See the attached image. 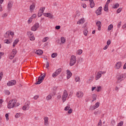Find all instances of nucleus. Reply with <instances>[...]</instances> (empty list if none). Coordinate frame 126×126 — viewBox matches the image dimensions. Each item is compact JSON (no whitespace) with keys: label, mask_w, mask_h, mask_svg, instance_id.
<instances>
[{"label":"nucleus","mask_w":126,"mask_h":126,"mask_svg":"<svg viewBox=\"0 0 126 126\" xmlns=\"http://www.w3.org/2000/svg\"><path fill=\"white\" fill-rule=\"evenodd\" d=\"M78 55H81L82 54V50L80 49L79 50L78 52H77Z\"/></svg>","instance_id":"37998d69"},{"label":"nucleus","mask_w":126,"mask_h":126,"mask_svg":"<svg viewBox=\"0 0 126 126\" xmlns=\"http://www.w3.org/2000/svg\"><path fill=\"white\" fill-rule=\"evenodd\" d=\"M113 26L112 24H110L109 26H108V30H112V29H113Z\"/></svg>","instance_id":"f704fd0d"},{"label":"nucleus","mask_w":126,"mask_h":126,"mask_svg":"<svg viewBox=\"0 0 126 126\" xmlns=\"http://www.w3.org/2000/svg\"><path fill=\"white\" fill-rule=\"evenodd\" d=\"M122 9H123V8H118L117 10V13H120V12H121V11H122Z\"/></svg>","instance_id":"a19ab883"},{"label":"nucleus","mask_w":126,"mask_h":126,"mask_svg":"<svg viewBox=\"0 0 126 126\" xmlns=\"http://www.w3.org/2000/svg\"><path fill=\"white\" fill-rule=\"evenodd\" d=\"M18 106H19V104L16 103V100L13 99L9 101L7 107L8 109H12V108H14V107H18Z\"/></svg>","instance_id":"f257e3e1"},{"label":"nucleus","mask_w":126,"mask_h":126,"mask_svg":"<svg viewBox=\"0 0 126 126\" xmlns=\"http://www.w3.org/2000/svg\"><path fill=\"white\" fill-rule=\"evenodd\" d=\"M76 96L78 98H81L83 97V93L81 92H77L76 94Z\"/></svg>","instance_id":"a211bd4d"},{"label":"nucleus","mask_w":126,"mask_h":126,"mask_svg":"<svg viewBox=\"0 0 126 126\" xmlns=\"http://www.w3.org/2000/svg\"><path fill=\"white\" fill-rule=\"evenodd\" d=\"M9 34L11 35V36H13V35H14V32H11V31H10Z\"/></svg>","instance_id":"0e129e2a"},{"label":"nucleus","mask_w":126,"mask_h":126,"mask_svg":"<svg viewBox=\"0 0 126 126\" xmlns=\"http://www.w3.org/2000/svg\"><path fill=\"white\" fill-rule=\"evenodd\" d=\"M9 33H10V31H7L4 34L5 38H8L9 37Z\"/></svg>","instance_id":"393cba45"},{"label":"nucleus","mask_w":126,"mask_h":126,"mask_svg":"<svg viewBox=\"0 0 126 126\" xmlns=\"http://www.w3.org/2000/svg\"><path fill=\"white\" fill-rule=\"evenodd\" d=\"M6 16H7V13H5L4 14L2 15L1 17H2L3 18H4L6 17Z\"/></svg>","instance_id":"a18cd8bd"},{"label":"nucleus","mask_w":126,"mask_h":126,"mask_svg":"<svg viewBox=\"0 0 126 126\" xmlns=\"http://www.w3.org/2000/svg\"><path fill=\"white\" fill-rule=\"evenodd\" d=\"M38 98H39V96L38 95H36L33 97V99L34 100H37V99H38Z\"/></svg>","instance_id":"5fc2aeb1"},{"label":"nucleus","mask_w":126,"mask_h":126,"mask_svg":"<svg viewBox=\"0 0 126 126\" xmlns=\"http://www.w3.org/2000/svg\"><path fill=\"white\" fill-rule=\"evenodd\" d=\"M43 15L46 17H49L50 19H53V16L50 13H44Z\"/></svg>","instance_id":"4468645a"},{"label":"nucleus","mask_w":126,"mask_h":126,"mask_svg":"<svg viewBox=\"0 0 126 126\" xmlns=\"http://www.w3.org/2000/svg\"><path fill=\"white\" fill-rule=\"evenodd\" d=\"M68 114H71V113H72V109H69L68 111Z\"/></svg>","instance_id":"052dcab7"},{"label":"nucleus","mask_w":126,"mask_h":126,"mask_svg":"<svg viewBox=\"0 0 126 126\" xmlns=\"http://www.w3.org/2000/svg\"><path fill=\"white\" fill-rule=\"evenodd\" d=\"M111 44V39H109L107 42V46H110Z\"/></svg>","instance_id":"49530a36"},{"label":"nucleus","mask_w":126,"mask_h":126,"mask_svg":"<svg viewBox=\"0 0 126 126\" xmlns=\"http://www.w3.org/2000/svg\"><path fill=\"white\" fill-rule=\"evenodd\" d=\"M96 25L98 27V30L100 31L101 30V26H102V23L100 21H98L96 23Z\"/></svg>","instance_id":"f3484780"},{"label":"nucleus","mask_w":126,"mask_h":126,"mask_svg":"<svg viewBox=\"0 0 126 126\" xmlns=\"http://www.w3.org/2000/svg\"><path fill=\"white\" fill-rule=\"evenodd\" d=\"M100 90H101V87L99 86V87L97 88V89L96 90V91L97 92H99Z\"/></svg>","instance_id":"680f3d73"},{"label":"nucleus","mask_w":126,"mask_h":126,"mask_svg":"<svg viewBox=\"0 0 126 126\" xmlns=\"http://www.w3.org/2000/svg\"><path fill=\"white\" fill-rule=\"evenodd\" d=\"M14 57H15V56L13 55H11L9 57V59L10 60H12V59H13V58H14Z\"/></svg>","instance_id":"6e6d98bb"},{"label":"nucleus","mask_w":126,"mask_h":126,"mask_svg":"<svg viewBox=\"0 0 126 126\" xmlns=\"http://www.w3.org/2000/svg\"><path fill=\"white\" fill-rule=\"evenodd\" d=\"M3 75V74L2 73V72L0 73V81L1 80V79L2 78Z\"/></svg>","instance_id":"4d7b16f0"},{"label":"nucleus","mask_w":126,"mask_h":126,"mask_svg":"<svg viewBox=\"0 0 126 126\" xmlns=\"http://www.w3.org/2000/svg\"><path fill=\"white\" fill-rule=\"evenodd\" d=\"M119 6H120V4H119L118 3H116V4L113 7V8L114 9L118 8Z\"/></svg>","instance_id":"72a5a7b5"},{"label":"nucleus","mask_w":126,"mask_h":126,"mask_svg":"<svg viewBox=\"0 0 126 126\" xmlns=\"http://www.w3.org/2000/svg\"><path fill=\"white\" fill-rule=\"evenodd\" d=\"M108 47H109V45H106L103 48V50H107L108 49Z\"/></svg>","instance_id":"e2e57ef3"},{"label":"nucleus","mask_w":126,"mask_h":126,"mask_svg":"<svg viewBox=\"0 0 126 126\" xmlns=\"http://www.w3.org/2000/svg\"><path fill=\"white\" fill-rule=\"evenodd\" d=\"M12 5H13V2L12 1H9L7 4V9L8 10H10L11 8L12 7Z\"/></svg>","instance_id":"ddd939ff"},{"label":"nucleus","mask_w":126,"mask_h":126,"mask_svg":"<svg viewBox=\"0 0 126 126\" xmlns=\"http://www.w3.org/2000/svg\"><path fill=\"white\" fill-rule=\"evenodd\" d=\"M45 10V7H41L38 11V14H37V16L38 17H41V16H42V15H43V13H44V11Z\"/></svg>","instance_id":"0eeeda50"},{"label":"nucleus","mask_w":126,"mask_h":126,"mask_svg":"<svg viewBox=\"0 0 126 126\" xmlns=\"http://www.w3.org/2000/svg\"><path fill=\"white\" fill-rule=\"evenodd\" d=\"M121 25H122V22H120L118 24V28H120L121 27Z\"/></svg>","instance_id":"bf43d9fd"},{"label":"nucleus","mask_w":126,"mask_h":126,"mask_svg":"<svg viewBox=\"0 0 126 126\" xmlns=\"http://www.w3.org/2000/svg\"><path fill=\"white\" fill-rule=\"evenodd\" d=\"M55 72H56V73L59 75V74H60V73H61V72H62V68H59L58 69H57Z\"/></svg>","instance_id":"c85d7f7f"},{"label":"nucleus","mask_w":126,"mask_h":126,"mask_svg":"<svg viewBox=\"0 0 126 126\" xmlns=\"http://www.w3.org/2000/svg\"><path fill=\"white\" fill-rule=\"evenodd\" d=\"M75 63H76V58L75 56H72L70 58V66H72L74 64H75Z\"/></svg>","instance_id":"20e7f679"},{"label":"nucleus","mask_w":126,"mask_h":126,"mask_svg":"<svg viewBox=\"0 0 126 126\" xmlns=\"http://www.w3.org/2000/svg\"><path fill=\"white\" fill-rule=\"evenodd\" d=\"M126 74H119L117 75L116 76V78L117 79L116 83H121V82L126 78Z\"/></svg>","instance_id":"f03ea898"},{"label":"nucleus","mask_w":126,"mask_h":126,"mask_svg":"<svg viewBox=\"0 0 126 126\" xmlns=\"http://www.w3.org/2000/svg\"><path fill=\"white\" fill-rule=\"evenodd\" d=\"M46 76V74H43V75L42 76H40L38 78V81L35 83V85H37L38 84H41L43 82V80H44V78H45V77Z\"/></svg>","instance_id":"7ed1b4c3"},{"label":"nucleus","mask_w":126,"mask_h":126,"mask_svg":"<svg viewBox=\"0 0 126 126\" xmlns=\"http://www.w3.org/2000/svg\"><path fill=\"white\" fill-rule=\"evenodd\" d=\"M99 106H100V102H96L94 105V106H92L90 107V110H95V109H97V108H98V107H99Z\"/></svg>","instance_id":"9d476101"},{"label":"nucleus","mask_w":126,"mask_h":126,"mask_svg":"<svg viewBox=\"0 0 126 126\" xmlns=\"http://www.w3.org/2000/svg\"><path fill=\"white\" fill-rule=\"evenodd\" d=\"M84 18H82L77 22V24H83V23H84Z\"/></svg>","instance_id":"4be33fe9"},{"label":"nucleus","mask_w":126,"mask_h":126,"mask_svg":"<svg viewBox=\"0 0 126 126\" xmlns=\"http://www.w3.org/2000/svg\"><path fill=\"white\" fill-rule=\"evenodd\" d=\"M69 108H70V105H68L67 106H66L64 108V110L65 111H68V110H69Z\"/></svg>","instance_id":"58836bf2"},{"label":"nucleus","mask_w":126,"mask_h":126,"mask_svg":"<svg viewBox=\"0 0 126 126\" xmlns=\"http://www.w3.org/2000/svg\"><path fill=\"white\" fill-rule=\"evenodd\" d=\"M123 125H124V122L121 121L118 124L117 126H123Z\"/></svg>","instance_id":"ea45409f"},{"label":"nucleus","mask_w":126,"mask_h":126,"mask_svg":"<svg viewBox=\"0 0 126 126\" xmlns=\"http://www.w3.org/2000/svg\"><path fill=\"white\" fill-rule=\"evenodd\" d=\"M18 42H19V40L18 39H17L15 40L14 42H13V47L14 48L15 47V45L18 43Z\"/></svg>","instance_id":"b1692460"},{"label":"nucleus","mask_w":126,"mask_h":126,"mask_svg":"<svg viewBox=\"0 0 126 126\" xmlns=\"http://www.w3.org/2000/svg\"><path fill=\"white\" fill-rule=\"evenodd\" d=\"M5 118H6V121H8V120H9V118H8V114H5Z\"/></svg>","instance_id":"603ef678"},{"label":"nucleus","mask_w":126,"mask_h":126,"mask_svg":"<svg viewBox=\"0 0 126 126\" xmlns=\"http://www.w3.org/2000/svg\"><path fill=\"white\" fill-rule=\"evenodd\" d=\"M53 97V95H52V94H49L47 97H46V100L47 101H50V100H51V99H52Z\"/></svg>","instance_id":"bb28decb"},{"label":"nucleus","mask_w":126,"mask_h":126,"mask_svg":"<svg viewBox=\"0 0 126 126\" xmlns=\"http://www.w3.org/2000/svg\"><path fill=\"white\" fill-rule=\"evenodd\" d=\"M20 117V113H17L15 115V118H18Z\"/></svg>","instance_id":"de8ad7c7"},{"label":"nucleus","mask_w":126,"mask_h":126,"mask_svg":"<svg viewBox=\"0 0 126 126\" xmlns=\"http://www.w3.org/2000/svg\"><path fill=\"white\" fill-rule=\"evenodd\" d=\"M27 34L28 35V36H30L31 37L32 36H33V32H28Z\"/></svg>","instance_id":"473e14b6"},{"label":"nucleus","mask_w":126,"mask_h":126,"mask_svg":"<svg viewBox=\"0 0 126 126\" xmlns=\"http://www.w3.org/2000/svg\"><path fill=\"white\" fill-rule=\"evenodd\" d=\"M57 56H58V54L57 53H53L51 55V57L53 58H56L57 57Z\"/></svg>","instance_id":"e433bc0d"},{"label":"nucleus","mask_w":126,"mask_h":126,"mask_svg":"<svg viewBox=\"0 0 126 126\" xmlns=\"http://www.w3.org/2000/svg\"><path fill=\"white\" fill-rule=\"evenodd\" d=\"M36 4L35 3H32L30 6V10L31 12H33L34 11V9H35V6Z\"/></svg>","instance_id":"2eb2a0df"},{"label":"nucleus","mask_w":126,"mask_h":126,"mask_svg":"<svg viewBox=\"0 0 126 126\" xmlns=\"http://www.w3.org/2000/svg\"><path fill=\"white\" fill-rule=\"evenodd\" d=\"M49 66H50V63H49V62H46V68H48V67H49Z\"/></svg>","instance_id":"864d4df0"},{"label":"nucleus","mask_w":126,"mask_h":126,"mask_svg":"<svg viewBox=\"0 0 126 126\" xmlns=\"http://www.w3.org/2000/svg\"><path fill=\"white\" fill-rule=\"evenodd\" d=\"M35 54H36V55H38L39 56H41V55H43V50H37L35 52Z\"/></svg>","instance_id":"aec40b11"},{"label":"nucleus","mask_w":126,"mask_h":126,"mask_svg":"<svg viewBox=\"0 0 126 126\" xmlns=\"http://www.w3.org/2000/svg\"><path fill=\"white\" fill-rule=\"evenodd\" d=\"M87 34H88V31L87 29H85L84 31V35L87 36Z\"/></svg>","instance_id":"2f4dec72"},{"label":"nucleus","mask_w":126,"mask_h":126,"mask_svg":"<svg viewBox=\"0 0 126 126\" xmlns=\"http://www.w3.org/2000/svg\"><path fill=\"white\" fill-rule=\"evenodd\" d=\"M16 84V81L15 80L10 81L7 83L8 86H13V85H15Z\"/></svg>","instance_id":"9b49d317"},{"label":"nucleus","mask_w":126,"mask_h":126,"mask_svg":"<svg viewBox=\"0 0 126 126\" xmlns=\"http://www.w3.org/2000/svg\"><path fill=\"white\" fill-rule=\"evenodd\" d=\"M122 67V62H119L115 64L114 68L115 69H120Z\"/></svg>","instance_id":"1a4fd4ad"},{"label":"nucleus","mask_w":126,"mask_h":126,"mask_svg":"<svg viewBox=\"0 0 126 126\" xmlns=\"http://www.w3.org/2000/svg\"><path fill=\"white\" fill-rule=\"evenodd\" d=\"M109 5H107V4H105L104 7V11L108 12L109 11V8L108 7Z\"/></svg>","instance_id":"a878e982"},{"label":"nucleus","mask_w":126,"mask_h":126,"mask_svg":"<svg viewBox=\"0 0 126 126\" xmlns=\"http://www.w3.org/2000/svg\"><path fill=\"white\" fill-rule=\"evenodd\" d=\"M55 29H57V30L61 29V26H56L55 27Z\"/></svg>","instance_id":"8fccbe9b"},{"label":"nucleus","mask_w":126,"mask_h":126,"mask_svg":"<svg viewBox=\"0 0 126 126\" xmlns=\"http://www.w3.org/2000/svg\"><path fill=\"white\" fill-rule=\"evenodd\" d=\"M4 55V53L3 52H0V60L1 59V57Z\"/></svg>","instance_id":"3c124183"},{"label":"nucleus","mask_w":126,"mask_h":126,"mask_svg":"<svg viewBox=\"0 0 126 126\" xmlns=\"http://www.w3.org/2000/svg\"><path fill=\"white\" fill-rule=\"evenodd\" d=\"M61 43H62V44L65 43V38H64V37H61Z\"/></svg>","instance_id":"c756f323"},{"label":"nucleus","mask_w":126,"mask_h":126,"mask_svg":"<svg viewBox=\"0 0 126 126\" xmlns=\"http://www.w3.org/2000/svg\"><path fill=\"white\" fill-rule=\"evenodd\" d=\"M4 42L5 44H10V41H9L8 39H5Z\"/></svg>","instance_id":"c9c22d12"},{"label":"nucleus","mask_w":126,"mask_h":126,"mask_svg":"<svg viewBox=\"0 0 126 126\" xmlns=\"http://www.w3.org/2000/svg\"><path fill=\"white\" fill-rule=\"evenodd\" d=\"M30 40H31V41H34V40H35V37L34 36H33V35H32V36H31Z\"/></svg>","instance_id":"09e8293b"},{"label":"nucleus","mask_w":126,"mask_h":126,"mask_svg":"<svg viewBox=\"0 0 126 126\" xmlns=\"http://www.w3.org/2000/svg\"><path fill=\"white\" fill-rule=\"evenodd\" d=\"M94 5H95V4L94 3V2L90 3V6L92 8L94 7Z\"/></svg>","instance_id":"79ce46f5"},{"label":"nucleus","mask_w":126,"mask_h":126,"mask_svg":"<svg viewBox=\"0 0 126 126\" xmlns=\"http://www.w3.org/2000/svg\"><path fill=\"white\" fill-rule=\"evenodd\" d=\"M93 100L92 102H94V101H95L96 99H97V95L95 94H93L92 95Z\"/></svg>","instance_id":"5701e85b"},{"label":"nucleus","mask_w":126,"mask_h":126,"mask_svg":"<svg viewBox=\"0 0 126 126\" xmlns=\"http://www.w3.org/2000/svg\"><path fill=\"white\" fill-rule=\"evenodd\" d=\"M67 96H68V94H67V91L66 90H64L63 93V95L62 96V100L63 103H64L66 100V98H67Z\"/></svg>","instance_id":"39448f33"},{"label":"nucleus","mask_w":126,"mask_h":126,"mask_svg":"<svg viewBox=\"0 0 126 126\" xmlns=\"http://www.w3.org/2000/svg\"><path fill=\"white\" fill-rule=\"evenodd\" d=\"M39 27V23H36L32 27V31H36L37 29Z\"/></svg>","instance_id":"6e6552de"},{"label":"nucleus","mask_w":126,"mask_h":126,"mask_svg":"<svg viewBox=\"0 0 126 126\" xmlns=\"http://www.w3.org/2000/svg\"><path fill=\"white\" fill-rule=\"evenodd\" d=\"M103 10V8L101 6L99 7L97 10L95 11V13H96L97 15H101L102 14V10Z\"/></svg>","instance_id":"f8f14e48"},{"label":"nucleus","mask_w":126,"mask_h":126,"mask_svg":"<svg viewBox=\"0 0 126 126\" xmlns=\"http://www.w3.org/2000/svg\"><path fill=\"white\" fill-rule=\"evenodd\" d=\"M126 63H125L124 66H123V69H126Z\"/></svg>","instance_id":"774afa93"},{"label":"nucleus","mask_w":126,"mask_h":126,"mask_svg":"<svg viewBox=\"0 0 126 126\" xmlns=\"http://www.w3.org/2000/svg\"><path fill=\"white\" fill-rule=\"evenodd\" d=\"M44 126H49V118L48 117H45L44 118Z\"/></svg>","instance_id":"dca6fc26"},{"label":"nucleus","mask_w":126,"mask_h":126,"mask_svg":"<svg viewBox=\"0 0 126 126\" xmlns=\"http://www.w3.org/2000/svg\"><path fill=\"white\" fill-rule=\"evenodd\" d=\"M17 53V51L16 50V49H13L12 51V55L15 56V55H16Z\"/></svg>","instance_id":"cd10ccee"},{"label":"nucleus","mask_w":126,"mask_h":126,"mask_svg":"<svg viewBox=\"0 0 126 126\" xmlns=\"http://www.w3.org/2000/svg\"><path fill=\"white\" fill-rule=\"evenodd\" d=\"M48 40H49V37H44L43 40H42V42L43 43H45V42H47V41H48Z\"/></svg>","instance_id":"7c9ffc66"},{"label":"nucleus","mask_w":126,"mask_h":126,"mask_svg":"<svg viewBox=\"0 0 126 126\" xmlns=\"http://www.w3.org/2000/svg\"><path fill=\"white\" fill-rule=\"evenodd\" d=\"M110 1H113V0H107L106 4H107L108 5H109V4L110 3Z\"/></svg>","instance_id":"13d9d810"},{"label":"nucleus","mask_w":126,"mask_h":126,"mask_svg":"<svg viewBox=\"0 0 126 126\" xmlns=\"http://www.w3.org/2000/svg\"><path fill=\"white\" fill-rule=\"evenodd\" d=\"M82 6H83V8H86V4H83L82 5Z\"/></svg>","instance_id":"338daca9"},{"label":"nucleus","mask_w":126,"mask_h":126,"mask_svg":"<svg viewBox=\"0 0 126 126\" xmlns=\"http://www.w3.org/2000/svg\"><path fill=\"white\" fill-rule=\"evenodd\" d=\"M67 79H69L70 77H71V75H72V73H71V72L69 70H67Z\"/></svg>","instance_id":"6ab92c4d"},{"label":"nucleus","mask_w":126,"mask_h":126,"mask_svg":"<svg viewBox=\"0 0 126 126\" xmlns=\"http://www.w3.org/2000/svg\"><path fill=\"white\" fill-rule=\"evenodd\" d=\"M101 76H102L101 73H100L99 72H97L95 76V80H98V79H99V78H101Z\"/></svg>","instance_id":"412c9836"},{"label":"nucleus","mask_w":126,"mask_h":126,"mask_svg":"<svg viewBox=\"0 0 126 126\" xmlns=\"http://www.w3.org/2000/svg\"><path fill=\"white\" fill-rule=\"evenodd\" d=\"M58 74L55 72H54L53 74V75H52V76H53V77H56V76H58Z\"/></svg>","instance_id":"c03bdc74"},{"label":"nucleus","mask_w":126,"mask_h":126,"mask_svg":"<svg viewBox=\"0 0 126 126\" xmlns=\"http://www.w3.org/2000/svg\"><path fill=\"white\" fill-rule=\"evenodd\" d=\"M75 81H76V82H77V81H79V77L75 78Z\"/></svg>","instance_id":"69168bd1"},{"label":"nucleus","mask_w":126,"mask_h":126,"mask_svg":"<svg viewBox=\"0 0 126 126\" xmlns=\"http://www.w3.org/2000/svg\"><path fill=\"white\" fill-rule=\"evenodd\" d=\"M4 93L5 95H9V94H10V92H9V91H7V90H5Z\"/></svg>","instance_id":"4c0bfd02"},{"label":"nucleus","mask_w":126,"mask_h":126,"mask_svg":"<svg viewBox=\"0 0 126 126\" xmlns=\"http://www.w3.org/2000/svg\"><path fill=\"white\" fill-rule=\"evenodd\" d=\"M30 101H28L25 104V106H23V110L24 111H26V110H29V108H30Z\"/></svg>","instance_id":"423d86ee"}]
</instances>
